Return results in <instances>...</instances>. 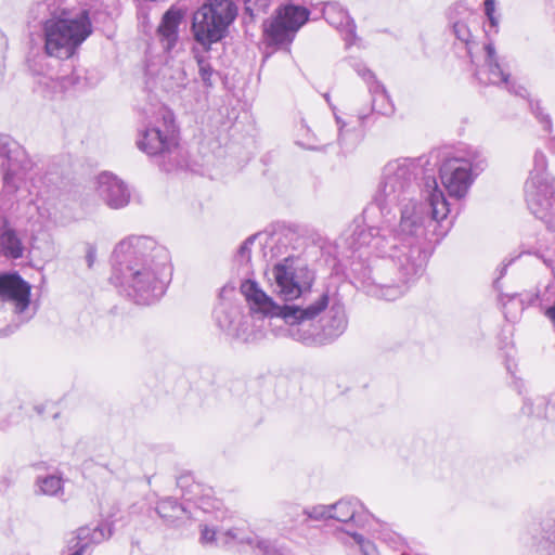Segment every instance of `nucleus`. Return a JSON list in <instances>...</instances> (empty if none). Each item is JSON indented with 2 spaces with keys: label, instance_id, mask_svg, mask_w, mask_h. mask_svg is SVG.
Returning a JSON list of instances; mask_svg holds the SVG:
<instances>
[{
  "label": "nucleus",
  "instance_id": "19",
  "mask_svg": "<svg viewBox=\"0 0 555 555\" xmlns=\"http://www.w3.org/2000/svg\"><path fill=\"white\" fill-rule=\"evenodd\" d=\"M112 534L111 528L106 524H99L96 526L80 527L73 541L74 551L69 555H83L88 547L92 544H98L108 539Z\"/></svg>",
  "mask_w": 555,
  "mask_h": 555
},
{
  "label": "nucleus",
  "instance_id": "21",
  "mask_svg": "<svg viewBox=\"0 0 555 555\" xmlns=\"http://www.w3.org/2000/svg\"><path fill=\"white\" fill-rule=\"evenodd\" d=\"M25 245L18 232L3 220L0 229V253L8 259H20L24 256Z\"/></svg>",
  "mask_w": 555,
  "mask_h": 555
},
{
  "label": "nucleus",
  "instance_id": "40",
  "mask_svg": "<svg viewBox=\"0 0 555 555\" xmlns=\"http://www.w3.org/2000/svg\"><path fill=\"white\" fill-rule=\"evenodd\" d=\"M69 0H63L64 4H67ZM96 0H77L79 5L81 7L79 12H81L83 9L88 10V16L90 17V9L93 7V3Z\"/></svg>",
  "mask_w": 555,
  "mask_h": 555
},
{
  "label": "nucleus",
  "instance_id": "2",
  "mask_svg": "<svg viewBox=\"0 0 555 555\" xmlns=\"http://www.w3.org/2000/svg\"><path fill=\"white\" fill-rule=\"evenodd\" d=\"M243 291L257 308L266 313L281 314L286 334L308 346L332 343L346 331L348 319L345 307L334 302L328 307V295L322 294L307 307L278 305L257 283H246Z\"/></svg>",
  "mask_w": 555,
  "mask_h": 555
},
{
  "label": "nucleus",
  "instance_id": "28",
  "mask_svg": "<svg viewBox=\"0 0 555 555\" xmlns=\"http://www.w3.org/2000/svg\"><path fill=\"white\" fill-rule=\"evenodd\" d=\"M548 405V401L544 397H538L532 402L531 414L540 418L554 417L555 413L551 411L554 409V405L551 408Z\"/></svg>",
  "mask_w": 555,
  "mask_h": 555
},
{
  "label": "nucleus",
  "instance_id": "27",
  "mask_svg": "<svg viewBox=\"0 0 555 555\" xmlns=\"http://www.w3.org/2000/svg\"><path fill=\"white\" fill-rule=\"evenodd\" d=\"M341 533L353 539V541L360 546L362 555H379L375 544L365 540L362 534L349 530H341Z\"/></svg>",
  "mask_w": 555,
  "mask_h": 555
},
{
  "label": "nucleus",
  "instance_id": "17",
  "mask_svg": "<svg viewBox=\"0 0 555 555\" xmlns=\"http://www.w3.org/2000/svg\"><path fill=\"white\" fill-rule=\"evenodd\" d=\"M324 20L335 27L343 36L347 46L356 40V24L349 16L348 11L337 1L324 2L322 7Z\"/></svg>",
  "mask_w": 555,
  "mask_h": 555
},
{
  "label": "nucleus",
  "instance_id": "9",
  "mask_svg": "<svg viewBox=\"0 0 555 555\" xmlns=\"http://www.w3.org/2000/svg\"><path fill=\"white\" fill-rule=\"evenodd\" d=\"M199 541L204 545H228L233 543L250 545L259 555H282L268 540L259 539L245 528L202 525Z\"/></svg>",
  "mask_w": 555,
  "mask_h": 555
},
{
  "label": "nucleus",
  "instance_id": "33",
  "mask_svg": "<svg viewBox=\"0 0 555 555\" xmlns=\"http://www.w3.org/2000/svg\"><path fill=\"white\" fill-rule=\"evenodd\" d=\"M256 238L257 235H251L240 246L237 257L241 262H248L250 260V247L255 243Z\"/></svg>",
  "mask_w": 555,
  "mask_h": 555
},
{
  "label": "nucleus",
  "instance_id": "5",
  "mask_svg": "<svg viewBox=\"0 0 555 555\" xmlns=\"http://www.w3.org/2000/svg\"><path fill=\"white\" fill-rule=\"evenodd\" d=\"M486 167L487 158L483 152L475 146H466L443 159L439 177L450 196L463 198Z\"/></svg>",
  "mask_w": 555,
  "mask_h": 555
},
{
  "label": "nucleus",
  "instance_id": "8",
  "mask_svg": "<svg viewBox=\"0 0 555 555\" xmlns=\"http://www.w3.org/2000/svg\"><path fill=\"white\" fill-rule=\"evenodd\" d=\"M310 12L301 5L287 3L279 7L275 15L263 23L266 38L270 44L289 46L296 33L307 23Z\"/></svg>",
  "mask_w": 555,
  "mask_h": 555
},
{
  "label": "nucleus",
  "instance_id": "18",
  "mask_svg": "<svg viewBox=\"0 0 555 555\" xmlns=\"http://www.w3.org/2000/svg\"><path fill=\"white\" fill-rule=\"evenodd\" d=\"M369 517L370 513L356 498H345L332 504V519L339 522L360 525L366 521Z\"/></svg>",
  "mask_w": 555,
  "mask_h": 555
},
{
  "label": "nucleus",
  "instance_id": "42",
  "mask_svg": "<svg viewBox=\"0 0 555 555\" xmlns=\"http://www.w3.org/2000/svg\"><path fill=\"white\" fill-rule=\"evenodd\" d=\"M50 4L47 2H42L38 4V10H50Z\"/></svg>",
  "mask_w": 555,
  "mask_h": 555
},
{
  "label": "nucleus",
  "instance_id": "13",
  "mask_svg": "<svg viewBox=\"0 0 555 555\" xmlns=\"http://www.w3.org/2000/svg\"><path fill=\"white\" fill-rule=\"evenodd\" d=\"M98 193L103 202L112 209L126 207L131 197L128 185L109 172H103L98 177Z\"/></svg>",
  "mask_w": 555,
  "mask_h": 555
},
{
  "label": "nucleus",
  "instance_id": "37",
  "mask_svg": "<svg viewBox=\"0 0 555 555\" xmlns=\"http://www.w3.org/2000/svg\"><path fill=\"white\" fill-rule=\"evenodd\" d=\"M548 299L544 298V295L540 299V308L543 311L544 315L552 322L555 328V302L548 305Z\"/></svg>",
  "mask_w": 555,
  "mask_h": 555
},
{
  "label": "nucleus",
  "instance_id": "41",
  "mask_svg": "<svg viewBox=\"0 0 555 555\" xmlns=\"http://www.w3.org/2000/svg\"><path fill=\"white\" fill-rule=\"evenodd\" d=\"M367 118H369V114L363 113V112L358 113V120H359L360 126H364Z\"/></svg>",
  "mask_w": 555,
  "mask_h": 555
},
{
  "label": "nucleus",
  "instance_id": "29",
  "mask_svg": "<svg viewBox=\"0 0 555 555\" xmlns=\"http://www.w3.org/2000/svg\"><path fill=\"white\" fill-rule=\"evenodd\" d=\"M529 106L532 114L537 117L544 131L550 132L552 130V119L548 114L543 112L539 101H529Z\"/></svg>",
  "mask_w": 555,
  "mask_h": 555
},
{
  "label": "nucleus",
  "instance_id": "24",
  "mask_svg": "<svg viewBox=\"0 0 555 555\" xmlns=\"http://www.w3.org/2000/svg\"><path fill=\"white\" fill-rule=\"evenodd\" d=\"M156 512L166 522L173 525L186 513V508L173 498H166L157 503Z\"/></svg>",
  "mask_w": 555,
  "mask_h": 555
},
{
  "label": "nucleus",
  "instance_id": "3",
  "mask_svg": "<svg viewBox=\"0 0 555 555\" xmlns=\"http://www.w3.org/2000/svg\"><path fill=\"white\" fill-rule=\"evenodd\" d=\"M160 258H167L166 250L152 237L130 235L113 250L111 283L135 304L151 305L165 293Z\"/></svg>",
  "mask_w": 555,
  "mask_h": 555
},
{
  "label": "nucleus",
  "instance_id": "1",
  "mask_svg": "<svg viewBox=\"0 0 555 555\" xmlns=\"http://www.w3.org/2000/svg\"><path fill=\"white\" fill-rule=\"evenodd\" d=\"M421 166L397 158L382 170L372 202L363 211L366 229L354 232L360 247L378 258L367 270L363 288L373 297L392 301L405 294L424 273L429 254L426 242L442 238L449 227V203L435 178L425 184V201L415 197Z\"/></svg>",
  "mask_w": 555,
  "mask_h": 555
},
{
  "label": "nucleus",
  "instance_id": "26",
  "mask_svg": "<svg viewBox=\"0 0 555 555\" xmlns=\"http://www.w3.org/2000/svg\"><path fill=\"white\" fill-rule=\"evenodd\" d=\"M335 119L338 128L337 141L341 147L352 146L360 141L361 132L356 127L337 115H335Z\"/></svg>",
  "mask_w": 555,
  "mask_h": 555
},
{
  "label": "nucleus",
  "instance_id": "7",
  "mask_svg": "<svg viewBox=\"0 0 555 555\" xmlns=\"http://www.w3.org/2000/svg\"><path fill=\"white\" fill-rule=\"evenodd\" d=\"M138 147L150 156L168 157L169 160L178 155V142L172 114L159 106L153 116L146 118L143 128L139 130Z\"/></svg>",
  "mask_w": 555,
  "mask_h": 555
},
{
  "label": "nucleus",
  "instance_id": "38",
  "mask_svg": "<svg viewBox=\"0 0 555 555\" xmlns=\"http://www.w3.org/2000/svg\"><path fill=\"white\" fill-rule=\"evenodd\" d=\"M235 293V288L231 285H224L218 295V302L220 301H230L232 302V297Z\"/></svg>",
  "mask_w": 555,
  "mask_h": 555
},
{
  "label": "nucleus",
  "instance_id": "45",
  "mask_svg": "<svg viewBox=\"0 0 555 555\" xmlns=\"http://www.w3.org/2000/svg\"><path fill=\"white\" fill-rule=\"evenodd\" d=\"M165 170L169 171V170H171V167H165Z\"/></svg>",
  "mask_w": 555,
  "mask_h": 555
},
{
  "label": "nucleus",
  "instance_id": "15",
  "mask_svg": "<svg viewBox=\"0 0 555 555\" xmlns=\"http://www.w3.org/2000/svg\"><path fill=\"white\" fill-rule=\"evenodd\" d=\"M0 298L14 305L17 313H23L30 302V285L17 273L0 275Z\"/></svg>",
  "mask_w": 555,
  "mask_h": 555
},
{
  "label": "nucleus",
  "instance_id": "32",
  "mask_svg": "<svg viewBox=\"0 0 555 555\" xmlns=\"http://www.w3.org/2000/svg\"><path fill=\"white\" fill-rule=\"evenodd\" d=\"M537 552L539 555H555V530L539 544Z\"/></svg>",
  "mask_w": 555,
  "mask_h": 555
},
{
  "label": "nucleus",
  "instance_id": "12",
  "mask_svg": "<svg viewBox=\"0 0 555 555\" xmlns=\"http://www.w3.org/2000/svg\"><path fill=\"white\" fill-rule=\"evenodd\" d=\"M25 159L26 155L22 146L10 137L0 134V171L7 188L17 189L11 183L17 170L24 168Z\"/></svg>",
  "mask_w": 555,
  "mask_h": 555
},
{
  "label": "nucleus",
  "instance_id": "36",
  "mask_svg": "<svg viewBox=\"0 0 555 555\" xmlns=\"http://www.w3.org/2000/svg\"><path fill=\"white\" fill-rule=\"evenodd\" d=\"M495 3H496V0H485V2H483L485 14L487 15L492 27H496L499 24V20L494 15Z\"/></svg>",
  "mask_w": 555,
  "mask_h": 555
},
{
  "label": "nucleus",
  "instance_id": "4",
  "mask_svg": "<svg viewBox=\"0 0 555 555\" xmlns=\"http://www.w3.org/2000/svg\"><path fill=\"white\" fill-rule=\"evenodd\" d=\"M44 49L48 55L57 59L70 57L76 49L92 34L88 10L74 13L64 7L53 10L43 23Z\"/></svg>",
  "mask_w": 555,
  "mask_h": 555
},
{
  "label": "nucleus",
  "instance_id": "43",
  "mask_svg": "<svg viewBox=\"0 0 555 555\" xmlns=\"http://www.w3.org/2000/svg\"><path fill=\"white\" fill-rule=\"evenodd\" d=\"M7 427H8V426H7L5 424H3V423H1V424H0V428H1L2 430H5V429H7Z\"/></svg>",
  "mask_w": 555,
  "mask_h": 555
},
{
  "label": "nucleus",
  "instance_id": "6",
  "mask_svg": "<svg viewBox=\"0 0 555 555\" xmlns=\"http://www.w3.org/2000/svg\"><path fill=\"white\" fill-rule=\"evenodd\" d=\"M546 156L535 151L533 168L525 183V198L531 214L555 230V179L546 173Z\"/></svg>",
  "mask_w": 555,
  "mask_h": 555
},
{
  "label": "nucleus",
  "instance_id": "23",
  "mask_svg": "<svg viewBox=\"0 0 555 555\" xmlns=\"http://www.w3.org/2000/svg\"><path fill=\"white\" fill-rule=\"evenodd\" d=\"M370 93L372 95V113L382 116H391L395 112V106L385 89L379 81H374L370 85Z\"/></svg>",
  "mask_w": 555,
  "mask_h": 555
},
{
  "label": "nucleus",
  "instance_id": "10",
  "mask_svg": "<svg viewBox=\"0 0 555 555\" xmlns=\"http://www.w3.org/2000/svg\"><path fill=\"white\" fill-rule=\"evenodd\" d=\"M248 282L256 283L255 281L251 280L244 281L241 284V293L244 295L249 305L250 314L243 318V320L238 324L237 330L235 331L234 336L242 339L243 341L253 343L264 337L267 327L269 325V322L266 319L267 317H278L282 319V315L266 313L259 308H257L256 305H254V302H251V300L248 299L246 293L243 291V286Z\"/></svg>",
  "mask_w": 555,
  "mask_h": 555
},
{
  "label": "nucleus",
  "instance_id": "14",
  "mask_svg": "<svg viewBox=\"0 0 555 555\" xmlns=\"http://www.w3.org/2000/svg\"><path fill=\"white\" fill-rule=\"evenodd\" d=\"M293 263V260L287 257L274 264L270 273L274 279V292L285 301L296 299L301 295V285L297 280Z\"/></svg>",
  "mask_w": 555,
  "mask_h": 555
},
{
  "label": "nucleus",
  "instance_id": "35",
  "mask_svg": "<svg viewBox=\"0 0 555 555\" xmlns=\"http://www.w3.org/2000/svg\"><path fill=\"white\" fill-rule=\"evenodd\" d=\"M453 30L459 40H461L465 43L469 42V39L472 37L470 30L464 23H462V22L454 23Z\"/></svg>",
  "mask_w": 555,
  "mask_h": 555
},
{
  "label": "nucleus",
  "instance_id": "25",
  "mask_svg": "<svg viewBox=\"0 0 555 555\" xmlns=\"http://www.w3.org/2000/svg\"><path fill=\"white\" fill-rule=\"evenodd\" d=\"M35 488L38 494L54 496L63 493V479L57 475L38 476Z\"/></svg>",
  "mask_w": 555,
  "mask_h": 555
},
{
  "label": "nucleus",
  "instance_id": "39",
  "mask_svg": "<svg viewBox=\"0 0 555 555\" xmlns=\"http://www.w3.org/2000/svg\"><path fill=\"white\" fill-rule=\"evenodd\" d=\"M96 259V248L94 245L88 244L86 250V261L89 268H92Z\"/></svg>",
  "mask_w": 555,
  "mask_h": 555
},
{
  "label": "nucleus",
  "instance_id": "30",
  "mask_svg": "<svg viewBox=\"0 0 555 555\" xmlns=\"http://www.w3.org/2000/svg\"><path fill=\"white\" fill-rule=\"evenodd\" d=\"M306 515L314 520L332 519V504L315 505L305 511Z\"/></svg>",
  "mask_w": 555,
  "mask_h": 555
},
{
  "label": "nucleus",
  "instance_id": "16",
  "mask_svg": "<svg viewBox=\"0 0 555 555\" xmlns=\"http://www.w3.org/2000/svg\"><path fill=\"white\" fill-rule=\"evenodd\" d=\"M184 16V10L175 5L163 14L156 29V38L165 52L172 51L178 44L180 25Z\"/></svg>",
  "mask_w": 555,
  "mask_h": 555
},
{
  "label": "nucleus",
  "instance_id": "11",
  "mask_svg": "<svg viewBox=\"0 0 555 555\" xmlns=\"http://www.w3.org/2000/svg\"><path fill=\"white\" fill-rule=\"evenodd\" d=\"M486 59L482 67L476 70V77L480 82L492 85H504L506 89L522 98L527 96L524 87H515L509 81V74L504 72L498 62L496 52L492 43L485 46Z\"/></svg>",
  "mask_w": 555,
  "mask_h": 555
},
{
  "label": "nucleus",
  "instance_id": "31",
  "mask_svg": "<svg viewBox=\"0 0 555 555\" xmlns=\"http://www.w3.org/2000/svg\"><path fill=\"white\" fill-rule=\"evenodd\" d=\"M196 61L198 65V73L203 82L206 86H211V76L214 74V69L211 68L210 63L203 55H197Z\"/></svg>",
  "mask_w": 555,
  "mask_h": 555
},
{
  "label": "nucleus",
  "instance_id": "20",
  "mask_svg": "<svg viewBox=\"0 0 555 555\" xmlns=\"http://www.w3.org/2000/svg\"><path fill=\"white\" fill-rule=\"evenodd\" d=\"M177 485L183 490V495L186 496V500L193 501V503L203 512L209 513L210 509L219 508L220 503L218 501L209 502L205 500L206 496L210 498L209 493H205L203 496H198V494L205 490L208 492H210V490L204 489L201 485L195 483L191 475H181L177 479Z\"/></svg>",
  "mask_w": 555,
  "mask_h": 555
},
{
  "label": "nucleus",
  "instance_id": "22",
  "mask_svg": "<svg viewBox=\"0 0 555 555\" xmlns=\"http://www.w3.org/2000/svg\"><path fill=\"white\" fill-rule=\"evenodd\" d=\"M214 317L218 326L233 336L242 321L238 307L230 301L218 302L214 309Z\"/></svg>",
  "mask_w": 555,
  "mask_h": 555
},
{
  "label": "nucleus",
  "instance_id": "44",
  "mask_svg": "<svg viewBox=\"0 0 555 555\" xmlns=\"http://www.w3.org/2000/svg\"><path fill=\"white\" fill-rule=\"evenodd\" d=\"M525 408H528V409H529V412L531 413L532 404H531L530 406H528V404H525Z\"/></svg>",
  "mask_w": 555,
  "mask_h": 555
},
{
  "label": "nucleus",
  "instance_id": "34",
  "mask_svg": "<svg viewBox=\"0 0 555 555\" xmlns=\"http://www.w3.org/2000/svg\"><path fill=\"white\" fill-rule=\"evenodd\" d=\"M353 67L358 75L367 83L369 88L370 85H374V81H377L373 72L366 68L363 64L357 63Z\"/></svg>",
  "mask_w": 555,
  "mask_h": 555
}]
</instances>
